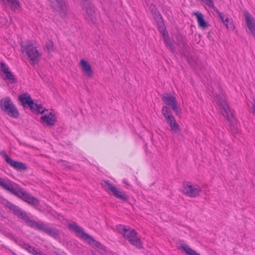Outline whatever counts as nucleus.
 Listing matches in <instances>:
<instances>
[{"label": "nucleus", "mask_w": 255, "mask_h": 255, "mask_svg": "<svg viewBox=\"0 0 255 255\" xmlns=\"http://www.w3.org/2000/svg\"><path fill=\"white\" fill-rule=\"evenodd\" d=\"M68 227L73 231L78 236L87 242L93 247H96L100 249H103L105 247L100 242L95 240L92 237L85 233L83 228L78 226L75 222L69 224Z\"/></svg>", "instance_id": "obj_1"}, {"label": "nucleus", "mask_w": 255, "mask_h": 255, "mask_svg": "<svg viewBox=\"0 0 255 255\" xmlns=\"http://www.w3.org/2000/svg\"><path fill=\"white\" fill-rule=\"evenodd\" d=\"M8 191L31 205L38 206L39 205V200L37 198L24 191L16 184V187H14L12 184Z\"/></svg>", "instance_id": "obj_2"}, {"label": "nucleus", "mask_w": 255, "mask_h": 255, "mask_svg": "<svg viewBox=\"0 0 255 255\" xmlns=\"http://www.w3.org/2000/svg\"><path fill=\"white\" fill-rule=\"evenodd\" d=\"M21 47L23 49V53H26L27 56L30 60L29 62L32 65L34 66L38 63L41 54L31 42L29 41L25 42H23L21 43Z\"/></svg>", "instance_id": "obj_3"}, {"label": "nucleus", "mask_w": 255, "mask_h": 255, "mask_svg": "<svg viewBox=\"0 0 255 255\" xmlns=\"http://www.w3.org/2000/svg\"><path fill=\"white\" fill-rule=\"evenodd\" d=\"M0 108L8 116L14 119L19 116V113L16 106L9 97L2 98L0 102Z\"/></svg>", "instance_id": "obj_4"}, {"label": "nucleus", "mask_w": 255, "mask_h": 255, "mask_svg": "<svg viewBox=\"0 0 255 255\" xmlns=\"http://www.w3.org/2000/svg\"><path fill=\"white\" fill-rule=\"evenodd\" d=\"M5 206L10 210L12 211L14 215L23 220L28 226L31 228L33 227V224L35 221L31 220L27 215L26 212L22 211L18 206L7 201L6 202Z\"/></svg>", "instance_id": "obj_5"}, {"label": "nucleus", "mask_w": 255, "mask_h": 255, "mask_svg": "<svg viewBox=\"0 0 255 255\" xmlns=\"http://www.w3.org/2000/svg\"><path fill=\"white\" fill-rule=\"evenodd\" d=\"M161 113L165 119L166 123L170 127L171 130L175 133H178L180 131L179 125L176 122L174 116L167 107L163 106Z\"/></svg>", "instance_id": "obj_6"}, {"label": "nucleus", "mask_w": 255, "mask_h": 255, "mask_svg": "<svg viewBox=\"0 0 255 255\" xmlns=\"http://www.w3.org/2000/svg\"><path fill=\"white\" fill-rule=\"evenodd\" d=\"M33 226L31 228L41 231L55 239L59 238V231L56 229L49 228L43 223H39L36 221H35Z\"/></svg>", "instance_id": "obj_7"}, {"label": "nucleus", "mask_w": 255, "mask_h": 255, "mask_svg": "<svg viewBox=\"0 0 255 255\" xmlns=\"http://www.w3.org/2000/svg\"><path fill=\"white\" fill-rule=\"evenodd\" d=\"M0 155L4 159L8 164L10 165L16 171L21 172L25 171L27 170V166L25 163L13 160L8 156L4 150L0 151Z\"/></svg>", "instance_id": "obj_8"}, {"label": "nucleus", "mask_w": 255, "mask_h": 255, "mask_svg": "<svg viewBox=\"0 0 255 255\" xmlns=\"http://www.w3.org/2000/svg\"><path fill=\"white\" fill-rule=\"evenodd\" d=\"M177 49L181 56L185 58L190 65L192 67L196 66V62L192 58L190 52V48L186 42L178 44Z\"/></svg>", "instance_id": "obj_9"}, {"label": "nucleus", "mask_w": 255, "mask_h": 255, "mask_svg": "<svg viewBox=\"0 0 255 255\" xmlns=\"http://www.w3.org/2000/svg\"><path fill=\"white\" fill-rule=\"evenodd\" d=\"M137 233L136 231L128 226L127 231L124 234L123 237L127 239L132 245L135 246L139 249H141L142 248V246L140 239L137 237Z\"/></svg>", "instance_id": "obj_10"}, {"label": "nucleus", "mask_w": 255, "mask_h": 255, "mask_svg": "<svg viewBox=\"0 0 255 255\" xmlns=\"http://www.w3.org/2000/svg\"><path fill=\"white\" fill-rule=\"evenodd\" d=\"M182 185L184 188L183 193L187 196L195 198L199 196L201 189L198 185H193L190 182L186 181H183Z\"/></svg>", "instance_id": "obj_11"}, {"label": "nucleus", "mask_w": 255, "mask_h": 255, "mask_svg": "<svg viewBox=\"0 0 255 255\" xmlns=\"http://www.w3.org/2000/svg\"><path fill=\"white\" fill-rule=\"evenodd\" d=\"M162 100L166 105L171 108L176 115L180 113L181 110L178 106V102L176 98L171 94L168 93L164 94L162 96Z\"/></svg>", "instance_id": "obj_12"}, {"label": "nucleus", "mask_w": 255, "mask_h": 255, "mask_svg": "<svg viewBox=\"0 0 255 255\" xmlns=\"http://www.w3.org/2000/svg\"><path fill=\"white\" fill-rule=\"evenodd\" d=\"M105 183L109 190L112 192V194L115 197L124 202L127 201L128 200L129 196L128 195L118 190L113 184L111 183L109 181L106 180L105 181Z\"/></svg>", "instance_id": "obj_13"}, {"label": "nucleus", "mask_w": 255, "mask_h": 255, "mask_svg": "<svg viewBox=\"0 0 255 255\" xmlns=\"http://www.w3.org/2000/svg\"><path fill=\"white\" fill-rule=\"evenodd\" d=\"M51 2L52 7L54 9L59 12L61 16H66L67 12V7L65 0H50Z\"/></svg>", "instance_id": "obj_14"}, {"label": "nucleus", "mask_w": 255, "mask_h": 255, "mask_svg": "<svg viewBox=\"0 0 255 255\" xmlns=\"http://www.w3.org/2000/svg\"><path fill=\"white\" fill-rule=\"evenodd\" d=\"M18 100L21 102L24 108H29L30 110L33 109L35 103L28 93L20 94L18 96Z\"/></svg>", "instance_id": "obj_15"}, {"label": "nucleus", "mask_w": 255, "mask_h": 255, "mask_svg": "<svg viewBox=\"0 0 255 255\" xmlns=\"http://www.w3.org/2000/svg\"><path fill=\"white\" fill-rule=\"evenodd\" d=\"M212 8H213L218 14L222 21L227 27V30L230 31L233 30L235 28V26L232 18H230L228 15H223L215 6Z\"/></svg>", "instance_id": "obj_16"}, {"label": "nucleus", "mask_w": 255, "mask_h": 255, "mask_svg": "<svg viewBox=\"0 0 255 255\" xmlns=\"http://www.w3.org/2000/svg\"><path fill=\"white\" fill-rule=\"evenodd\" d=\"M42 124H46L47 126H52L55 125L56 119L54 114L50 112L48 113L41 116L40 118Z\"/></svg>", "instance_id": "obj_17"}, {"label": "nucleus", "mask_w": 255, "mask_h": 255, "mask_svg": "<svg viewBox=\"0 0 255 255\" xmlns=\"http://www.w3.org/2000/svg\"><path fill=\"white\" fill-rule=\"evenodd\" d=\"M162 34L166 47L169 49L172 53H176L177 51L176 48L172 44V40L170 38L168 33H162Z\"/></svg>", "instance_id": "obj_18"}, {"label": "nucleus", "mask_w": 255, "mask_h": 255, "mask_svg": "<svg viewBox=\"0 0 255 255\" xmlns=\"http://www.w3.org/2000/svg\"><path fill=\"white\" fill-rule=\"evenodd\" d=\"M21 245L22 246L21 247L22 248L27 251L28 253L32 254L33 255H47L46 254H45L41 252L38 249H36L34 247H32L28 244L24 242L23 244Z\"/></svg>", "instance_id": "obj_19"}, {"label": "nucleus", "mask_w": 255, "mask_h": 255, "mask_svg": "<svg viewBox=\"0 0 255 255\" xmlns=\"http://www.w3.org/2000/svg\"><path fill=\"white\" fill-rule=\"evenodd\" d=\"M80 64L83 72L85 73L88 76L91 77L93 75V71L91 65L84 59L81 60Z\"/></svg>", "instance_id": "obj_20"}, {"label": "nucleus", "mask_w": 255, "mask_h": 255, "mask_svg": "<svg viewBox=\"0 0 255 255\" xmlns=\"http://www.w3.org/2000/svg\"><path fill=\"white\" fill-rule=\"evenodd\" d=\"M0 232L4 236L8 237L9 239L13 241L17 245H18L20 247L22 246L21 245L23 244L24 243L23 240L21 239H18L15 238L12 233L4 229H0Z\"/></svg>", "instance_id": "obj_21"}, {"label": "nucleus", "mask_w": 255, "mask_h": 255, "mask_svg": "<svg viewBox=\"0 0 255 255\" xmlns=\"http://www.w3.org/2000/svg\"><path fill=\"white\" fill-rule=\"evenodd\" d=\"M86 17L88 20H91L94 23L96 22L98 14L94 9L92 7H88L86 10Z\"/></svg>", "instance_id": "obj_22"}, {"label": "nucleus", "mask_w": 255, "mask_h": 255, "mask_svg": "<svg viewBox=\"0 0 255 255\" xmlns=\"http://www.w3.org/2000/svg\"><path fill=\"white\" fill-rule=\"evenodd\" d=\"M246 21L247 26L251 32L255 31V22L254 18L247 12L245 14Z\"/></svg>", "instance_id": "obj_23"}, {"label": "nucleus", "mask_w": 255, "mask_h": 255, "mask_svg": "<svg viewBox=\"0 0 255 255\" xmlns=\"http://www.w3.org/2000/svg\"><path fill=\"white\" fill-rule=\"evenodd\" d=\"M180 249L181 251L186 255H200L195 250L190 248L187 244H182L180 246Z\"/></svg>", "instance_id": "obj_24"}, {"label": "nucleus", "mask_w": 255, "mask_h": 255, "mask_svg": "<svg viewBox=\"0 0 255 255\" xmlns=\"http://www.w3.org/2000/svg\"><path fill=\"white\" fill-rule=\"evenodd\" d=\"M194 14L196 16L197 20V22L199 27L205 28L207 27V23L205 22L203 14L200 12H196L194 13Z\"/></svg>", "instance_id": "obj_25"}, {"label": "nucleus", "mask_w": 255, "mask_h": 255, "mask_svg": "<svg viewBox=\"0 0 255 255\" xmlns=\"http://www.w3.org/2000/svg\"><path fill=\"white\" fill-rule=\"evenodd\" d=\"M172 39L175 43L176 45L178 46V44L184 43L185 42V39L183 38L181 33H174Z\"/></svg>", "instance_id": "obj_26"}, {"label": "nucleus", "mask_w": 255, "mask_h": 255, "mask_svg": "<svg viewBox=\"0 0 255 255\" xmlns=\"http://www.w3.org/2000/svg\"><path fill=\"white\" fill-rule=\"evenodd\" d=\"M3 2L7 3L13 10L17 9L20 7V3L18 0H1Z\"/></svg>", "instance_id": "obj_27"}, {"label": "nucleus", "mask_w": 255, "mask_h": 255, "mask_svg": "<svg viewBox=\"0 0 255 255\" xmlns=\"http://www.w3.org/2000/svg\"><path fill=\"white\" fill-rule=\"evenodd\" d=\"M55 48L53 41L51 39H48L46 41L45 48L44 49V51L49 54L53 52Z\"/></svg>", "instance_id": "obj_28"}, {"label": "nucleus", "mask_w": 255, "mask_h": 255, "mask_svg": "<svg viewBox=\"0 0 255 255\" xmlns=\"http://www.w3.org/2000/svg\"><path fill=\"white\" fill-rule=\"evenodd\" d=\"M11 185L9 180H6L3 178H0V187L3 189L8 191Z\"/></svg>", "instance_id": "obj_29"}, {"label": "nucleus", "mask_w": 255, "mask_h": 255, "mask_svg": "<svg viewBox=\"0 0 255 255\" xmlns=\"http://www.w3.org/2000/svg\"><path fill=\"white\" fill-rule=\"evenodd\" d=\"M224 111L223 115L227 120L230 121L232 117H234V115L232 113L230 107L229 106H227V108H224L222 109Z\"/></svg>", "instance_id": "obj_30"}, {"label": "nucleus", "mask_w": 255, "mask_h": 255, "mask_svg": "<svg viewBox=\"0 0 255 255\" xmlns=\"http://www.w3.org/2000/svg\"><path fill=\"white\" fill-rule=\"evenodd\" d=\"M218 102L222 109L224 108H227L229 106L227 103L226 98L223 95H218L217 96Z\"/></svg>", "instance_id": "obj_31"}, {"label": "nucleus", "mask_w": 255, "mask_h": 255, "mask_svg": "<svg viewBox=\"0 0 255 255\" xmlns=\"http://www.w3.org/2000/svg\"><path fill=\"white\" fill-rule=\"evenodd\" d=\"M48 110L46 109H44L42 105L41 104H35L33 106V109L31 110L32 112H37L40 114H43L45 111L48 112Z\"/></svg>", "instance_id": "obj_32"}, {"label": "nucleus", "mask_w": 255, "mask_h": 255, "mask_svg": "<svg viewBox=\"0 0 255 255\" xmlns=\"http://www.w3.org/2000/svg\"><path fill=\"white\" fill-rule=\"evenodd\" d=\"M5 75V78L6 79L11 81V82L12 83H14L16 82L17 80L14 77L13 73L9 70L4 74Z\"/></svg>", "instance_id": "obj_33"}, {"label": "nucleus", "mask_w": 255, "mask_h": 255, "mask_svg": "<svg viewBox=\"0 0 255 255\" xmlns=\"http://www.w3.org/2000/svg\"><path fill=\"white\" fill-rule=\"evenodd\" d=\"M128 226H126L123 225H119L117 226V229L119 232L124 236V234L126 233L127 231V228Z\"/></svg>", "instance_id": "obj_34"}, {"label": "nucleus", "mask_w": 255, "mask_h": 255, "mask_svg": "<svg viewBox=\"0 0 255 255\" xmlns=\"http://www.w3.org/2000/svg\"><path fill=\"white\" fill-rule=\"evenodd\" d=\"M0 68L4 74L10 70L9 67L3 62H0Z\"/></svg>", "instance_id": "obj_35"}, {"label": "nucleus", "mask_w": 255, "mask_h": 255, "mask_svg": "<svg viewBox=\"0 0 255 255\" xmlns=\"http://www.w3.org/2000/svg\"><path fill=\"white\" fill-rule=\"evenodd\" d=\"M201 1L205 3L209 7H212L214 6L213 0H201Z\"/></svg>", "instance_id": "obj_36"}, {"label": "nucleus", "mask_w": 255, "mask_h": 255, "mask_svg": "<svg viewBox=\"0 0 255 255\" xmlns=\"http://www.w3.org/2000/svg\"><path fill=\"white\" fill-rule=\"evenodd\" d=\"M152 10L154 12V14L156 15H158V16H160V14L158 12V11H157V10L156 9V8L154 7V6H153V8L152 9Z\"/></svg>", "instance_id": "obj_37"}, {"label": "nucleus", "mask_w": 255, "mask_h": 255, "mask_svg": "<svg viewBox=\"0 0 255 255\" xmlns=\"http://www.w3.org/2000/svg\"><path fill=\"white\" fill-rule=\"evenodd\" d=\"M63 165L65 166L66 168H68V169H71L72 168V166L68 165V164H63Z\"/></svg>", "instance_id": "obj_38"}, {"label": "nucleus", "mask_w": 255, "mask_h": 255, "mask_svg": "<svg viewBox=\"0 0 255 255\" xmlns=\"http://www.w3.org/2000/svg\"><path fill=\"white\" fill-rule=\"evenodd\" d=\"M210 33L209 32H208L207 33V37L209 38V39H210Z\"/></svg>", "instance_id": "obj_39"}, {"label": "nucleus", "mask_w": 255, "mask_h": 255, "mask_svg": "<svg viewBox=\"0 0 255 255\" xmlns=\"http://www.w3.org/2000/svg\"><path fill=\"white\" fill-rule=\"evenodd\" d=\"M124 183L128 185H129L128 184V183L126 181H125V180H124Z\"/></svg>", "instance_id": "obj_40"}, {"label": "nucleus", "mask_w": 255, "mask_h": 255, "mask_svg": "<svg viewBox=\"0 0 255 255\" xmlns=\"http://www.w3.org/2000/svg\"><path fill=\"white\" fill-rule=\"evenodd\" d=\"M252 34L255 37V32L252 33Z\"/></svg>", "instance_id": "obj_41"}, {"label": "nucleus", "mask_w": 255, "mask_h": 255, "mask_svg": "<svg viewBox=\"0 0 255 255\" xmlns=\"http://www.w3.org/2000/svg\"><path fill=\"white\" fill-rule=\"evenodd\" d=\"M60 161H61V162H65V161H64L63 160H61Z\"/></svg>", "instance_id": "obj_42"}, {"label": "nucleus", "mask_w": 255, "mask_h": 255, "mask_svg": "<svg viewBox=\"0 0 255 255\" xmlns=\"http://www.w3.org/2000/svg\"><path fill=\"white\" fill-rule=\"evenodd\" d=\"M162 30H163V31H164V27H162Z\"/></svg>", "instance_id": "obj_43"}]
</instances>
